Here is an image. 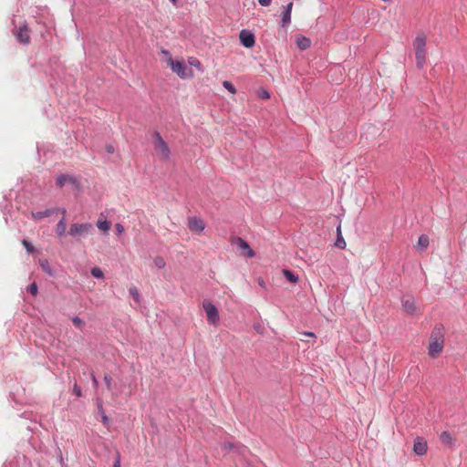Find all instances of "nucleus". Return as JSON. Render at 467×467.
I'll use <instances>...</instances> for the list:
<instances>
[{"mask_svg":"<svg viewBox=\"0 0 467 467\" xmlns=\"http://www.w3.org/2000/svg\"><path fill=\"white\" fill-rule=\"evenodd\" d=\"M293 3L290 2L287 4V5L285 7L284 12L282 13L281 22L282 26H285L291 22V12H292Z\"/></svg>","mask_w":467,"mask_h":467,"instance_id":"nucleus-13","label":"nucleus"},{"mask_svg":"<svg viewBox=\"0 0 467 467\" xmlns=\"http://www.w3.org/2000/svg\"><path fill=\"white\" fill-rule=\"evenodd\" d=\"M240 41L245 47H252L254 46L255 40L254 36L245 30L240 32Z\"/></svg>","mask_w":467,"mask_h":467,"instance_id":"nucleus-12","label":"nucleus"},{"mask_svg":"<svg viewBox=\"0 0 467 467\" xmlns=\"http://www.w3.org/2000/svg\"><path fill=\"white\" fill-rule=\"evenodd\" d=\"M105 149L106 151L110 154L113 153L115 150L114 147L111 144L107 145Z\"/></svg>","mask_w":467,"mask_h":467,"instance_id":"nucleus-37","label":"nucleus"},{"mask_svg":"<svg viewBox=\"0 0 467 467\" xmlns=\"http://www.w3.org/2000/svg\"><path fill=\"white\" fill-rule=\"evenodd\" d=\"M67 224L66 218L62 217L56 226V233L58 236H63L66 234Z\"/></svg>","mask_w":467,"mask_h":467,"instance_id":"nucleus-18","label":"nucleus"},{"mask_svg":"<svg viewBox=\"0 0 467 467\" xmlns=\"http://www.w3.org/2000/svg\"><path fill=\"white\" fill-rule=\"evenodd\" d=\"M168 63L172 72L177 74L181 78H191L193 77L192 70L188 68L183 61H174L170 57Z\"/></svg>","mask_w":467,"mask_h":467,"instance_id":"nucleus-4","label":"nucleus"},{"mask_svg":"<svg viewBox=\"0 0 467 467\" xmlns=\"http://www.w3.org/2000/svg\"><path fill=\"white\" fill-rule=\"evenodd\" d=\"M188 62H189V64H190L191 66H193V67H197V68L201 69L202 65H201V62H200L197 58H195V57H190V58H189V60H188Z\"/></svg>","mask_w":467,"mask_h":467,"instance_id":"nucleus-28","label":"nucleus"},{"mask_svg":"<svg viewBox=\"0 0 467 467\" xmlns=\"http://www.w3.org/2000/svg\"><path fill=\"white\" fill-rule=\"evenodd\" d=\"M429 246V237L422 234L419 237L418 243L415 248L420 252L425 251Z\"/></svg>","mask_w":467,"mask_h":467,"instance_id":"nucleus-16","label":"nucleus"},{"mask_svg":"<svg viewBox=\"0 0 467 467\" xmlns=\"http://www.w3.org/2000/svg\"><path fill=\"white\" fill-rule=\"evenodd\" d=\"M13 35L22 44L28 45L30 43V30L26 24H24L17 29L13 30Z\"/></svg>","mask_w":467,"mask_h":467,"instance_id":"nucleus-7","label":"nucleus"},{"mask_svg":"<svg viewBox=\"0 0 467 467\" xmlns=\"http://www.w3.org/2000/svg\"><path fill=\"white\" fill-rule=\"evenodd\" d=\"M440 440L444 444H451L453 442V438L451 437V433L448 431H442L440 434Z\"/></svg>","mask_w":467,"mask_h":467,"instance_id":"nucleus-20","label":"nucleus"},{"mask_svg":"<svg viewBox=\"0 0 467 467\" xmlns=\"http://www.w3.org/2000/svg\"><path fill=\"white\" fill-rule=\"evenodd\" d=\"M337 231L340 234V227H337Z\"/></svg>","mask_w":467,"mask_h":467,"instance_id":"nucleus-46","label":"nucleus"},{"mask_svg":"<svg viewBox=\"0 0 467 467\" xmlns=\"http://www.w3.org/2000/svg\"><path fill=\"white\" fill-rule=\"evenodd\" d=\"M202 307L206 313L209 324L217 326L220 320L217 307L209 300H204L202 302Z\"/></svg>","mask_w":467,"mask_h":467,"instance_id":"nucleus-5","label":"nucleus"},{"mask_svg":"<svg viewBox=\"0 0 467 467\" xmlns=\"http://www.w3.org/2000/svg\"><path fill=\"white\" fill-rule=\"evenodd\" d=\"M283 275L290 283L296 284L299 280L298 275H295L292 271L288 269H284Z\"/></svg>","mask_w":467,"mask_h":467,"instance_id":"nucleus-19","label":"nucleus"},{"mask_svg":"<svg viewBox=\"0 0 467 467\" xmlns=\"http://www.w3.org/2000/svg\"><path fill=\"white\" fill-rule=\"evenodd\" d=\"M28 292L31 293L33 296H36L37 294V285L36 283H32L28 288H27Z\"/></svg>","mask_w":467,"mask_h":467,"instance_id":"nucleus-31","label":"nucleus"},{"mask_svg":"<svg viewBox=\"0 0 467 467\" xmlns=\"http://www.w3.org/2000/svg\"><path fill=\"white\" fill-rule=\"evenodd\" d=\"M257 96L260 99H270V93L266 89H265L263 88H259L257 90Z\"/></svg>","mask_w":467,"mask_h":467,"instance_id":"nucleus-24","label":"nucleus"},{"mask_svg":"<svg viewBox=\"0 0 467 467\" xmlns=\"http://www.w3.org/2000/svg\"><path fill=\"white\" fill-rule=\"evenodd\" d=\"M444 348V329L441 326H436L430 337L428 354L432 358H437Z\"/></svg>","mask_w":467,"mask_h":467,"instance_id":"nucleus-1","label":"nucleus"},{"mask_svg":"<svg viewBox=\"0 0 467 467\" xmlns=\"http://www.w3.org/2000/svg\"><path fill=\"white\" fill-rule=\"evenodd\" d=\"M403 310L409 315H416L419 311L416 300L412 296H404L401 300Z\"/></svg>","mask_w":467,"mask_h":467,"instance_id":"nucleus-9","label":"nucleus"},{"mask_svg":"<svg viewBox=\"0 0 467 467\" xmlns=\"http://www.w3.org/2000/svg\"><path fill=\"white\" fill-rule=\"evenodd\" d=\"M102 421L105 425H108L109 424V419L107 415L103 414L102 415Z\"/></svg>","mask_w":467,"mask_h":467,"instance_id":"nucleus-41","label":"nucleus"},{"mask_svg":"<svg viewBox=\"0 0 467 467\" xmlns=\"http://www.w3.org/2000/svg\"><path fill=\"white\" fill-rule=\"evenodd\" d=\"M55 212H56L55 208L47 209V210H45L43 212H32L31 213V217L34 220H41V219H43L45 217H48V216L52 215Z\"/></svg>","mask_w":467,"mask_h":467,"instance_id":"nucleus-15","label":"nucleus"},{"mask_svg":"<svg viewBox=\"0 0 467 467\" xmlns=\"http://www.w3.org/2000/svg\"><path fill=\"white\" fill-rule=\"evenodd\" d=\"M238 449L240 450L241 452L247 451L246 447L244 446H239Z\"/></svg>","mask_w":467,"mask_h":467,"instance_id":"nucleus-45","label":"nucleus"},{"mask_svg":"<svg viewBox=\"0 0 467 467\" xmlns=\"http://www.w3.org/2000/svg\"><path fill=\"white\" fill-rule=\"evenodd\" d=\"M91 275L96 278H103L104 277V274H103L102 270L99 267H93L91 269Z\"/></svg>","mask_w":467,"mask_h":467,"instance_id":"nucleus-26","label":"nucleus"},{"mask_svg":"<svg viewBox=\"0 0 467 467\" xmlns=\"http://www.w3.org/2000/svg\"><path fill=\"white\" fill-rule=\"evenodd\" d=\"M296 44L301 50H306L310 47L311 41L306 36H298L296 39Z\"/></svg>","mask_w":467,"mask_h":467,"instance_id":"nucleus-17","label":"nucleus"},{"mask_svg":"<svg viewBox=\"0 0 467 467\" xmlns=\"http://www.w3.org/2000/svg\"><path fill=\"white\" fill-rule=\"evenodd\" d=\"M91 379H92V382H93L94 387L97 388L98 385H99V382H98V379H97V378L95 377L94 374H91Z\"/></svg>","mask_w":467,"mask_h":467,"instance_id":"nucleus-39","label":"nucleus"},{"mask_svg":"<svg viewBox=\"0 0 467 467\" xmlns=\"http://www.w3.org/2000/svg\"><path fill=\"white\" fill-rule=\"evenodd\" d=\"M115 228H116L117 234H118L119 235L122 234L124 233V231H125V229H124L123 225H122V224H120V223H117V224L115 225Z\"/></svg>","mask_w":467,"mask_h":467,"instance_id":"nucleus-33","label":"nucleus"},{"mask_svg":"<svg viewBox=\"0 0 467 467\" xmlns=\"http://www.w3.org/2000/svg\"><path fill=\"white\" fill-rule=\"evenodd\" d=\"M188 228L191 232L200 234L205 228V223L203 220L198 218L196 216H192L188 218L187 223Z\"/></svg>","mask_w":467,"mask_h":467,"instance_id":"nucleus-8","label":"nucleus"},{"mask_svg":"<svg viewBox=\"0 0 467 467\" xmlns=\"http://www.w3.org/2000/svg\"><path fill=\"white\" fill-rule=\"evenodd\" d=\"M171 1L173 4H175V3H176V0H171Z\"/></svg>","mask_w":467,"mask_h":467,"instance_id":"nucleus-47","label":"nucleus"},{"mask_svg":"<svg viewBox=\"0 0 467 467\" xmlns=\"http://www.w3.org/2000/svg\"><path fill=\"white\" fill-rule=\"evenodd\" d=\"M56 182H57V186H59L60 188H62L66 183L71 184L76 189H78V187H79V184H78V182L77 181V179L70 175L61 174L57 177Z\"/></svg>","mask_w":467,"mask_h":467,"instance_id":"nucleus-10","label":"nucleus"},{"mask_svg":"<svg viewBox=\"0 0 467 467\" xmlns=\"http://www.w3.org/2000/svg\"><path fill=\"white\" fill-rule=\"evenodd\" d=\"M93 230V225L89 223H72L68 234L74 238H78L90 233Z\"/></svg>","mask_w":467,"mask_h":467,"instance_id":"nucleus-6","label":"nucleus"},{"mask_svg":"<svg viewBox=\"0 0 467 467\" xmlns=\"http://www.w3.org/2000/svg\"><path fill=\"white\" fill-rule=\"evenodd\" d=\"M97 226L99 230H101L105 233H108L110 230L111 223H110V222L106 221V220H104V221L98 220Z\"/></svg>","mask_w":467,"mask_h":467,"instance_id":"nucleus-21","label":"nucleus"},{"mask_svg":"<svg viewBox=\"0 0 467 467\" xmlns=\"http://www.w3.org/2000/svg\"><path fill=\"white\" fill-rule=\"evenodd\" d=\"M426 36L425 35H418L413 41V47L415 50L416 61L418 67H423L426 62Z\"/></svg>","mask_w":467,"mask_h":467,"instance_id":"nucleus-2","label":"nucleus"},{"mask_svg":"<svg viewBox=\"0 0 467 467\" xmlns=\"http://www.w3.org/2000/svg\"><path fill=\"white\" fill-rule=\"evenodd\" d=\"M233 448H234V444H232V443H224L223 445V449L225 451L232 450Z\"/></svg>","mask_w":467,"mask_h":467,"instance_id":"nucleus-38","label":"nucleus"},{"mask_svg":"<svg viewBox=\"0 0 467 467\" xmlns=\"http://www.w3.org/2000/svg\"><path fill=\"white\" fill-rule=\"evenodd\" d=\"M129 292H130V296L134 298L135 301H137V302L140 301V294H139L138 289L135 286L130 287Z\"/></svg>","mask_w":467,"mask_h":467,"instance_id":"nucleus-27","label":"nucleus"},{"mask_svg":"<svg viewBox=\"0 0 467 467\" xmlns=\"http://www.w3.org/2000/svg\"><path fill=\"white\" fill-rule=\"evenodd\" d=\"M22 244L28 253L34 252V247L31 245L29 242H27L26 240H23Z\"/></svg>","mask_w":467,"mask_h":467,"instance_id":"nucleus-32","label":"nucleus"},{"mask_svg":"<svg viewBox=\"0 0 467 467\" xmlns=\"http://www.w3.org/2000/svg\"><path fill=\"white\" fill-rule=\"evenodd\" d=\"M153 264L159 269H162L166 265V262H165L164 258L161 256H156L153 260Z\"/></svg>","mask_w":467,"mask_h":467,"instance_id":"nucleus-22","label":"nucleus"},{"mask_svg":"<svg viewBox=\"0 0 467 467\" xmlns=\"http://www.w3.org/2000/svg\"><path fill=\"white\" fill-rule=\"evenodd\" d=\"M272 0H258V3L263 6L270 5Z\"/></svg>","mask_w":467,"mask_h":467,"instance_id":"nucleus-34","label":"nucleus"},{"mask_svg":"<svg viewBox=\"0 0 467 467\" xmlns=\"http://www.w3.org/2000/svg\"><path fill=\"white\" fill-rule=\"evenodd\" d=\"M233 244H236L239 249L245 251L247 257L252 258L254 256V252L251 249L249 244L241 237H235L233 240Z\"/></svg>","mask_w":467,"mask_h":467,"instance_id":"nucleus-11","label":"nucleus"},{"mask_svg":"<svg viewBox=\"0 0 467 467\" xmlns=\"http://www.w3.org/2000/svg\"><path fill=\"white\" fill-rule=\"evenodd\" d=\"M302 334L309 337H316V335L313 332L305 331Z\"/></svg>","mask_w":467,"mask_h":467,"instance_id":"nucleus-40","label":"nucleus"},{"mask_svg":"<svg viewBox=\"0 0 467 467\" xmlns=\"http://www.w3.org/2000/svg\"><path fill=\"white\" fill-rule=\"evenodd\" d=\"M223 86L224 88H226L230 93L236 94V88L228 80H225L223 82Z\"/></svg>","mask_w":467,"mask_h":467,"instance_id":"nucleus-23","label":"nucleus"},{"mask_svg":"<svg viewBox=\"0 0 467 467\" xmlns=\"http://www.w3.org/2000/svg\"><path fill=\"white\" fill-rule=\"evenodd\" d=\"M104 381H105V384L107 386V389L109 390H111V389H112V386H111L112 385V378L110 376H109V375H105L104 376Z\"/></svg>","mask_w":467,"mask_h":467,"instance_id":"nucleus-30","label":"nucleus"},{"mask_svg":"<svg viewBox=\"0 0 467 467\" xmlns=\"http://www.w3.org/2000/svg\"><path fill=\"white\" fill-rule=\"evenodd\" d=\"M383 2H389V0H382Z\"/></svg>","mask_w":467,"mask_h":467,"instance_id":"nucleus-48","label":"nucleus"},{"mask_svg":"<svg viewBox=\"0 0 467 467\" xmlns=\"http://www.w3.org/2000/svg\"><path fill=\"white\" fill-rule=\"evenodd\" d=\"M113 467H120V455L118 453Z\"/></svg>","mask_w":467,"mask_h":467,"instance_id":"nucleus-35","label":"nucleus"},{"mask_svg":"<svg viewBox=\"0 0 467 467\" xmlns=\"http://www.w3.org/2000/svg\"><path fill=\"white\" fill-rule=\"evenodd\" d=\"M153 137V147L156 155L162 161L169 160L171 150L168 147V144L163 140L159 132H154Z\"/></svg>","mask_w":467,"mask_h":467,"instance_id":"nucleus-3","label":"nucleus"},{"mask_svg":"<svg viewBox=\"0 0 467 467\" xmlns=\"http://www.w3.org/2000/svg\"><path fill=\"white\" fill-rule=\"evenodd\" d=\"M74 393H75L78 397H80V396H81V389H80V388H79L78 385H75V386H74Z\"/></svg>","mask_w":467,"mask_h":467,"instance_id":"nucleus-36","label":"nucleus"},{"mask_svg":"<svg viewBox=\"0 0 467 467\" xmlns=\"http://www.w3.org/2000/svg\"><path fill=\"white\" fill-rule=\"evenodd\" d=\"M72 322L74 326L78 329H83V327H85V322L78 317H73Z\"/></svg>","mask_w":467,"mask_h":467,"instance_id":"nucleus-25","label":"nucleus"},{"mask_svg":"<svg viewBox=\"0 0 467 467\" xmlns=\"http://www.w3.org/2000/svg\"><path fill=\"white\" fill-rule=\"evenodd\" d=\"M413 450L416 454L423 455L427 451V443L424 441L418 439L414 442Z\"/></svg>","mask_w":467,"mask_h":467,"instance_id":"nucleus-14","label":"nucleus"},{"mask_svg":"<svg viewBox=\"0 0 467 467\" xmlns=\"http://www.w3.org/2000/svg\"><path fill=\"white\" fill-rule=\"evenodd\" d=\"M258 284L263 287L265 286V281L263 280V278H258Z\"/></svg>","mask_w":467,"mask_h":467,"instance_id":"nucleus-44","label":"nucleus"},{"mask_svg":"<svg viewBox=\"0 0 467 467\" xmlns=\"http://www.w3.org/2000/svg\"><path fill=\"white\" fill-rule=\"evenodd\" d=\"M56 212H60V213L63 214V217H65V214H66V209L65 208L56 209Z\"/></svg>","mask_w":467,"mask_h":467,"instance_id":"nucleus-43","label":"nucleus"},{"mask_svg":"<svg viewBox=\"0 0 467 467\" xmlns=\"http://www.w3.org/2000/svg\"><path fill=\"white\" fill-rule=\"evenodd\" d=\"M41 265H42V267H43V269H44L45 271H47L48 264H47V261H45V262L41 263Z\"/></svg>","mask_w":467,"mask_h":467,"instance_id":"nucleus-42","label":"nucleus"},{"mask_svg":"<svg viewBox=\"0 0 467 467\" xmlns=\"http://www.w3.org/2000/svg\"><path fill=\"white\" fill-rule=\"evenodd\" d=\"M336 245L341 249L346 248V242L342 236H338V238L336 241Z\"/></svg>","mask_w":467,"mask_h":467,"instance_id":"nucleus-29","label":"nucleus"}]
</instances>
